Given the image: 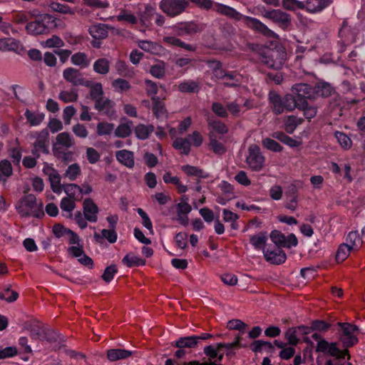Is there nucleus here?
<instances>
[{"instance_id":"1","label":"nucleus","mask_w":365,"mask_h":365,"mask_svg":"<svg viewBox=\"0 0 365 365\" xmlns=\"http://www.w3.org/2000/svg\"><path fill=\"white\" fill-rule=\"evenodd\" d=\"M200 7L204 9H210L213 6V9L223 15L227 16L230 18L236 21H242L248 27L257 31L267 38L278 39V35L272 30L269 29L264 24L261 22L259 19L247 16H245L232 7L221 4H213L211 0H189Z\"/></svg>"},{"instance_id":"2","label":"nucleus","mask_w":365,"mask_h":365,"mask_svg":"<svg viewBox=\"0 0 365 365\" xmlns=\"http://www.w3.org/2000/svg\"><path fill=\"white\" fill-rule=\"evenodd\" d=\"M316 98L314 86L304 82H298V113L302 112L304 118L310 120L315 116L317 109L307 100Z\"/></svg>"},{"instance_id":"3","label":"nucleus","mask_w":365,"mask_h":365,"mask_svg":"<svg viewBox=\"0 0 365 365\" xmlns=\"http://www.w3.org/2000/svg\"><path fill=\"white\" fill-rule=\"evenodd\" d=\"M268 98L273 112L277 115L292 111L297 107V99L292 94H287L282 98L276 91H271Z\"/></svg>"},{"instance_id":"4","label":"nucleus","mask_w":365,"mask_h":365,"mask_svg":"<svg viewBox=\"0 0 365 365\" xmlns=\"http://www.w3.org/2000/svg\"><path fill=\"white\" fill-rule=\"evenodd\" d=\"M312 337L317 341L316 351L324 354H328L332 358H339V359L347 358L350 359V354L348 349H340L337 342H329L328 341L321 339V336L316 333L312 334Z\"/></svg>"},{"instance_id":"5","label":"nucleus","mask_w":365,"mask_h":365,"mask_svg":"<svg viewBox=\"0 0 365 365\" xmlns=\"http://www.w3.org/2000/svg\"><path fill=\"white\" fill-rule=\"evenodd\" d=\"M337 325L339 327L337 331L338 339L344 349H348L358 343L359 329L357 326L343 322H339Z\"/></svg>"},{"instance_id":"6","label":"nucleus","mask_w":365,"mask_h":365,"mask_svg":"<svg viewBox=\"0 0 365 365\" xmlns=\"http://www.w3.org/2000/svg\"><path fill=\"white\" fill-rule=\"evenodd\" d=\"M43 204L37 202L36 197L32 194L25 195L16 205V210L21 216H33L39 217L43 215Z\"/></svg>"},{"instance_id":"7","label":"nucleus","mask_w":365,"mask_h":365,"mask_svg":"<svg viewBox=\"0 0 365 365\" xmlns=\"http://www.w3.org/2000/svg\"><path fill=\"white\" fill-rule=\"evenodd\" d=\"M286 51L282 46L267 50L261 56L262 63L274 69L282 67L286 59Z\"/></svg>"},{"instance_id":"8","label":"nucleus","mask_w":365,"mask_h":365,"mask_svg":"<svg viewBox=\"0 0 365 365\" xmlns=\"http://www.w3.org/2000/svg\"><path fill=\"white\" fill-rule=\"evenodd\" d=\"M54 24V18L49 14L41 15L36 20L29 22L26 26L29 34L40 35L47 33Z\"/></svg>"},{"instance_id":"9","label":"nucleus","mask_w":365,"mask_h":365,"mask_svg":"<svg viewBox=\"0 0 365 365\" xmlns=\"http://www.w3.org/2000/svg\"><path fill=\"white\" fill-rule=\"evenodd\" d=\"M264 161L265 158L259 147L257 145H250L246 158L248 167L253 171H260L264 168Z\"/></svg>"},{"instance_id":"10","label":"nucleus","mask_w":365,"mask_h":365,"mask_svg":"<svg viewBox=\"0 0 365 365\" xmlns=\"http://www.w3.org/2000/svg\"><path fill=\"white\" fill-rule=\"evenodd\" d=\"M210 67L213 69L214 76L217 78L223 79L224 83L227 86H235L238 84L241 76L234 72L225 73L221 68V64L219 61H211L210 62Z\"/></svg>"},{"instance_id":"11","label":"nucleus","mask_w":365,"mask_h":365,"mask_svg":"<svg viewBox=\"0 0 365 365\" xmlns=\"http://www.w3.org/2000/svg\"><path fill=\"white\" fill-rule=\"evenodd\" d=\"M187 4L186 0H162L160 8L167 15L175 16L181 14Z\"/></svg>"},{"instance_id":"12","label":"nucleus","mask_w":365,"mask_h":365,"mask_svg":"<svg viewBox=\"0 0 365 365\" xmlns=\"http://www.w3.org/2000/svg\"><path fill=\"white\" fill-rule=\"evenodd\" d=\"M56 140L53 148L56 155L63 154V150L71 148L75 143L73 136L67 132L59 133L56 136Z\"/></svg>"},{"instance_id":"13","label":"nucleus","mask_w":365,"mask_h":365,"mask_svg":"<svg viewBox=\"0 0 365 365\" xmlns=\"http://www.w3.org/2000/svg\"><path fill=\"white\" fill-rule=\"evenodd\" d=\"M270 238L277 247H290L297 245V237L294 234L285 236L278 230H273L270 233Z\"/></svg>"},{"instance_id":"14","label":"nucleus","mask_w":365,"mask_h":365,"mask_svg":"<svg viewBox=\"0 0 365 365\" xmlns=\"http://www.w3.org/2000/svg\"><path fill=\"white\" fill-rule=\"evenodd\" d=\"M63 78L73 86H89L90 83L86 81L83 74L77 69L74 68H67L63 71Z\"/></svg>"},{"instance_id":"15","label":"nucleus","mask_w":365,"mask_h":365,"mask_svg":"<svg viewBox=\"0 0 365 365\" xmlns=\"http://www.w3.org/2000/svg\"><path fill=\"white\" fill-rule=\"evenodd\" d=\"M331 0H302L298 1V9H305L308 12L321 11L331 4Z\"/></svg>"},{"instance_id":"16","label":"nucleus","mask_w":365,"mask_h":365,"mask_svg":"<svg viewBox=\"0 0 365 365\" xmlns=\"http://www.w3.org/2000/svg\"><path fill=\"white\" fill-rule=\"evenodd\" d=\"M263 16L264 17L270 19L273 22L277 24L280 27L283 29L287 28L290 24L291 19L289 15L279 9L267 11L264 12Z\"/></svg>"},{"instance_id":"17","label":"nucleus","mask_w":365,"mask_h":365,"mask_svg":"<svg viewBox=\"0 0 365 365\" xmlns=\"http://www.w3.org/2000/svg\"><path fill=\"white\" fill-rule=\"evenodd\" d=\"M68 253L73 257L76 258L81 264L85 266H93V259L85 254L83 243L69 247L68 248Z\"/></svg>"},{"instance_id":"18","label":"nucleus","mask_w":365,"mask_h":365,"mask_svg":"<svg viewBox=\"0 0 365 365\" xmlns=\"http://www.w3.org/2000/svg\"><path fill=\"white\" fill-rule=\"evenodd\" d=\"M43 172L48 176L53 192L61 194L63 191V185L61 183V176L57 170L46 164L43 167Z\"/></svg>"},{"instance_id":"19","label":"nucleus","mask_w":365,"mask_h":365,"mask_svg":"<svg viewBox=\"0 0 365 365\" xmlns=\"http://www.w3.org/2000/svg\"><path fill=\"white\" fill-rule=\"evenodd\" d=\"M240 341L239 339H237L235 342L232 343H228V344H216L213 345H209L204 348V352L205 354L208 356L210 358L212 359H220L222 356V354L220 353V349L221 347H225L227 349H232L235 346H239Z\"/></svg>"},{"instance_id":"20","label":"nucleus","mask_w":365,"mask_h":365,"mask_svg":"<svg viewBox=\"0 0 365 365\" xmlns=\"http://www.w3.org/2000/svg\"><path fill=\"white\" fill-rule=\"evenodd\" d=\"M263 255L265 259L272 264H279L283 263L286 259L284 252L279 247L276 246L273 248L269 247H267L264 250Z\"/></svg>"},{"instance_id":"21","label":"nucleus","mask_w":365,"mask_h":365,"mask_svg":"<svg viewBox=\"0 0 365 365\" xmlns=\"http://www.w3.org/2000/svg\"><path fill=\"white\" fill-rule=\"evenodd\" d=\"M83 211V215L88 221L91 222H97L99 210L97 205L91 198L84 200Z\"/></svg>"},{"instance_id":"22","label":"nucleus","mask_w":365,"mask_h":365,"mask_svg":"<svg viewBox=\"0 0 365 365\" xmlns=\"http://www.w3.org/2000/svg\"><path fill=\"white\" fill-rule=\"evenodd\" d=\"M133 127V122L126 118H122L120 123L116 128H114V136L120 138H125L132 133Z\"/></svg>"},{"instance_id":"23","label":"nucleus","mask_w":365,"mask_h":365,"mask_svg":"<svg viewBox=\"0 0 365 365\" xmlns=\"http://www.w3.org/2000/svg\"><path fill=\"white\" fill-rule=\"evenodd\" d=\"M48 133L47 131H43L38 134L36 141L34 143L33 153L34 155L38 157L41 153H48Z\"/></svg>"},{"instance_id":"24","label":"nucleus","mask_w":365,"mask_h":365,"mask_svg":"<svg viewBox=\"0 0 365 365\" xmlns=\"http://www.w3.org/2000/svg\"><path fill=\"white\" fill-rule=\"evenodd\" d=\"M138 44L142 50L153 55L161 56L165 52L161 45L150 41H139Z\"/></svg>"},{"instance_id":"25","label":"nucleus","mask_w":365,"mask_h":365,"mask_svg":"<svg viewBox=\"0 0 365 365\" xmlns=\"http://www.w3.org/2000/svg\"><path fill=\"white\" fill-rule=\"evenodd\" d=\"M115 158L121 164L129 168H132L135 165L134 154L132 151L128 150H120L115 153Z\"/></svg>"},{"instance_id":"26","label":"nucleus","mask_w":365,"mask_h":365,"mask_svg":"<svg viewBox=\"0 0 365 365\" xmlns=\"http://www.w3.org/2000/svg\"><path fill=\"white\" fill-rule=\"evenodd\" d=\"M164 99L165 98L163 99H160L159 97L152 98V110L158 118L167 116V110L163 102Z\"/></svg>"},{"instance_id":"27","label":"nucleus","mask_w":365,"mask_h":365,"mask_svg":"<svg viewBox=\"0 0 365 365\" xmlns=\"http://www.w3.org/2000/svg\"><path fill=\"white\" fill-rule=\"evenodd\" d=\"M134 131L136 138L143 140L148 139L154 131V126L153 125L140 123L135 127Z\"/></svg>"},{"instance_id":"28","label":"nucleus","mask_w":365,"mask_h":365,"mask_svg":"<svg viewBox=\"0 0 365 365\" xmlns=\"http://www.w3.org/2000/svg\"><path fill=\"white\" fill-rule=\"evenodd\" d=\"M267 236L266 233L260 232L257 235H252L250 238V244L253 246V247L257 250H262V252L265 247Z\"/></svg>"},{"instance_id":"29","label":"nucleus","mask_w":365,"mask_h":365,"mask_svg":"<svg viewBox=\"0 0 365 365\" xmlns=\"http://www.w3.org/2000/svg\"><path fill=\"white\" fill-rule=\"evenodd\" d=\"M71 63L80 68H85L90 66L91 59L83 52H77L71 56Z\"/></svg>"},{"instance_id":"30","label":"nucleus","mask_w":365,"mask_h":365,"mask_svg":"<svg viewBox=\"0 0 365 365\" xmlns=\"http://www.w3.org/2000/svg\"><path fill=\"white\" fill-rule=\"evenodd\" d=\"M20 46L19 41L13 38H4L0 39V51H17Z\"/></svg>"},{"instance_id":"31","label":"nucleus","mask_w":365,"mask_h":365,"mask_svg":"<svg viewBox=\"0 0 365 365\" xmlns=\"http://www.w3.org/2000/svg\"><path fill=\"white\" fill-rule=\"evenodd\" d=\"M131 354L132 351L121 349H110L107 352L108 359L111 361L127 359Z\"/></svg>"},{"instance_id":"32","label":"nucleus","mask_w":365,"mask_h":365,"mask_svg":"<svg viewBox=\"0 0 365 365\" xmlns=\"http://www.w3.org/2000/svg\"><path fill=\"white\" fill-rule=\"evenodd\" d=\"M91 36L96 39H103L107 37L108 31L104 24H94L90 26L88 29Z\"/></svg>"},{"instance_id":"33","label":"nucleus","mask_w":365,"mask_h":365,"mask_svg":"<svg viewBox=\"0 0 365 365\" xmlns=\"http://www.w3.org/2000/svg\"><path fill=\"white\" fill-rule=\"evenodd\" d=\"M316 91V97L322 96L323 98H327L334 93V88L331 84L326 82H320L314 86Z\"/></svg>"},{"instance_id":"34","label":"nucleus","mask_w":365,"mask_h":365,"mask_svg":"<svg viewBox=\"0 0 365 365\" xmlns=\"http://www.w3.org/2000/svg\"><path fill=\"white\" fill-rule=\"evenodd\" d=\"M175 344L180 349L193 348L197 344V338L195 335L180 337L175 341Z\"/></svg>"},{"instance_id":"35","label":"nucleus","mask_w":365,"mask_h":365,"mask_svg":"<svg viewBox=\"0 0 365 365\" xmlns=\"http://www.w3.org/2000/svg\"><path fill=\"white\" fill-rule=\"evenodd\" d=\"M60 207L62 212H64V216L69 218L71 217L72 212L76 207L75 200L69 197L62 198L60 202Z\"/></svg>"},{"instance_id":"36","label":"nucleus","mask_w":365,"mask_h":365,"mask_svg":"<svg viewBox=\"0 0 365 365\" xmlns=\"http://www.w3.org/2000/svg\"><path fill=\"white\" fill-rule=\"evenodd\" d=\"M181 170L187 175L195 176L199 178H207L209 174L196 166L190 165H182Z\"/></svg>"},{"instance_id":"37","label":"nucleus","mask_w":365,"mask_h":365,"mask_svg":"<svg viewBox=\"0 0 365 365\" xmlns=\"http://www.w3.org/2000/svg\"><path fill=\"white\" fill-rule=\"evenodd\" d=\"M93 67L96 73L106 75L110 70V61L106 58H101L93 63Z\"/></svg>"},{"instance_id":"38","label":"nucleus","mask_w":365,"mask_h":365,"mask_svg":"<svg viewBox=\"0 0 365 365\" xmlns=\"http://www.w3.org/2000/svg\"><path fill=\"white\" fill-rule=\"evenodd\" d=\"M178 89L182 93H197L200 91V84L192 80H187L179 83Z\"/></svg>"},{"instance_id":"39","label":"nucleus","mask_w":365,"mask_h":365,"mask_svg":"<svg viewBox=\"0 0 365 365\" xmlns=\"http://www.w3.org/2000/svg\"><path fill=\"white\" fill-rule=\"evenodd\" d=\"M173 146L175 150H178L184 155H188L190 151V143L186 138H175L173 143Z\"/></svg>"},{"instance_id":"40","label":"nucleus","mask_w":365,"mask_h":365,"mask_svg":"<svg viewBox=\"0 0 365 365\" xmlns=\"http://www.w3.org/2000/svg\"><path fill=\"white\" fill-rule=\"evenodd\" d=\"M177 34L180 36L192 34L198 31L197 26L192 22L180 24L175 27Z\"/></svg>"},{"instance_id":"41","label":"nucleus","mask_w":365,"mask_h":365,"mask_svg":"<svg viewBox=\"0 0 365 365\" xmlns=\"http://www.w3.org/2000/svg\"><path fill=\"white\" fill-rule=\"evenodd\" d=\"M115 125L106 121L99 122L96 125V133L99 136L110 135L114 133Z\"/></svg>"},{"instance_id":"42","label":"nucleus","mask_w":365,"mask_h":365,"mask_svg":"<svg viewBox=\"0 0 365 365\" xmlns=\"http://www.w3.org/2000/svg\"><path fill=\"white\" fill-rule=\"evenodd\" d=\"M63 190L68 195L67 197L75 200H81V187L76 184H68L63 186Z\"/></svg>"},{"instance_id":"43","label":"nucleus","mask_w":365,"mask_h":365,"mask_svg":"<svg viewBox=\"0 0 365 365\" xmlns=\"http://www.w3.org/2000/svg\"><path fill=\"white\" fill-rule=\"evenodd\" d=\"M210 145L213 152L217 155H222L226 149L224 145L217 140V137L212 131L209 132Z\"/></svg>"},{"instance_id":"44","label":"nucleus","mask_w":365,"mask_h":365,"mask_svg":"<svg viewBox=\"0 0 365 365\" xmlns=\"http://www.w3.org/2000/svg\"><path fill=\"white\" fill-rule=\"evenodd\" d=\"M345 243H347L350 248H352L354 250H356L361 247L362 241L357 232L351 231L348 234Z\"/></svg>"},{"instance_id":"45","label":"nucleus","mask_w":365,"mask_h":365,"mask_svg":"<svg viewBox=\"0 0 365 365\" xmlns=\"http://www.w3.org/2000/svg\"><path fill=\"white\" fill-rule=\"evenodd\" d=\"M207 124L210 131H212L213 133H217L219 134L223 135L227 133L228 131L226 125L220 120L208 119Z\"/></svg>"},{"instance_id":"46","label":"nucleus","mask_w":365,"mask_h":365,"mask_svg":"<svg viewBox=\"0 0 365 365\" xmlns=\"http://www.w3.org/2000/svg\"><path fill=\"white\" fill-rule=\"evenodd\" d=\"M25 117L31 126H37L41 123L45 115L41 113H35L29 110L25 111Z\"/></svg>"},{"instance_id":"47","label":"nucleus","mask_w":365,"mask_h":365,"mask_svg":"<svg viewBox=\"0 0 365 365\" xmlns=\"http://www.w3.org/2000/svg\"><path fill=\"white\" fill-rule=\"evenodd\" d=\"M351 250H354L350 248L347 243L341 244L338 247L335 257L337 262H344L348 257Z\"/></svg>"},{"instance_id":"48","label":"nucleus","mask_w":365,"mask_h":365,"mask_svg":"<svg viewBox=\"0 0 365 365\" xmlns=\"http://www.w3.org/2000/svg\"><path fill=\"white\" fill-rule=\"evenodd\" d=\"M309 222H303L299 227L300 232L307 237H311L314 234V229L311 224H313L315 221V217L311 215L307 220Z\"/></svg>"},{"instance_id":"49","label":"nucleus","mask_w":365,"mask_h":365,"mask_svg":"<svg viewBox=\"0 0 365 365\" xmlns=\"http://www.w3.org/2000/svg\"><path fill=\"white\" fill-rule=\"evenodd\" d=\"M78 97L76 90L62 91L58 94V98L63 103H71L77 101Z\"/></svg>"},{"instance_id":"50","label":"nucleus","mask_w":365,"mask_h":365,"mask_svg":"<svg viewBox=\"0 0 365 365\" xmlns=\"http://www.w3.org/2000/svg\"><path fill=\"white\" fill-rule=\"evenodd\" d=\"M123 262L128 267H131L144 265L145 261L138 256L128 254L123 257Z\"/></svg>"},{"instance_id":"51","label":"nucleus","mask_w":365,"mask_h":365,"mask_svg":"<svg viewBox=\"0 0 365 365\" xmlns=\"http://www.w3.org/2000/svg\"><path fill=\"white\" fill-rule=\"evenodd\" d=\"M81 173L79 165L73 163L68 167L63 175L70 180H75L81 175Z\"/></svg>"},{"instance_id":"52","label":"nucleus","mask_w":365,"mask_h":365,"mask_svg":"<svg viewBox=\"0 0 365 365\" xmlns=\"http://www.w3.org/2000/svg\"><path fill=\"white\" fill-rule=\"evenodd\" d=\"M50 8L52 11L63 14H74L75 11L69 6L58 2H52L50 4Z\"/></svg>"},{"instance_id":"53","label":"nucleus","mask_w":365,"mask_h":365,"mask_svg":"<svg viewBox=\"0 0 365 365\" xmlns=\"http://www.w3.org/2000/svg\"><path fill=\"white\" fill-rule=\"evenodd\" d=\"M155 15V9L151 6H145V11L140 16V21L144 26H148Z\"/></svg>"},{"instance_id":"54","label":"nucleus","mask_w":365,"mask_h":365,"mask_svg":"<svg viewBox=\"0 0 365 365\" xmlns=\"http://www.w3.org/2000/svg\"><path fill=\"white\" fill-rule=\"evenodd\" d=\"M334 136L337 139L338 143L340 144L342 148L345 150L349 149L352 145V141L349 137L345 133L339 131L334 133Z\"/></svg>"},{"instance_id":"55","label":"nucleus","mask_w":365,"mask_h":365,"mask_svg":"<svg viewBox=\"0 0 365 365\" xmlns=\"http://www.w3.org/2000/svg\"><path fill=\"white\" fill-rule=\"evenodd\" d=\"M41 44L45 48H61L64 46V42L60 37L52 36L51 38L43 41Z\"/></svg>"},{"instance_id":"56","label":"nucleus","mask_w":365,"mask_h":365,"mask_svg":"<svg viewBox=\"0 0 365 365\" xmlns=\"http://www.w3.org/2000/svg\"><path fill=\"white\" fill-rule=\"evenodd\" d=\"M150 73L155 78H163L165 73V63L161 61L152 66L150 68Z\"/></svg>"},{"instance_id":"57","label":"nucleus","mask_w":365,"mask_h":365,"mask_svg":"<svg viewBox=\"0 0 365 365\" xmlns=\"http://www.w3.org/2000/svg\"><path fill=\"white\" fill-rule=\"evenodd\" d=\"M263 147L273 152H280L282 147L274 139L269 138H263L262 140Z\"/></svg>"},{"instance_id":"58","label":"nucleus","mask_w":365,"mask_h":365,"mask_svg":"<svg viewBox=\"0 0 365 365\" xmlns=\"http://www.w3.org/2000/svg\"><path fill=\"white\" fill-rule=\"evenodd\" d=\"M137 212L142 219L143 225L149 231L150 234L153 233V223L148 214L141 208H138Z\"/></svg>"},{"instance_id":"59","label":"nucleus","mask_w":365,"mask_h":365,"mask_svg":"<svg viewBox=\"0 0 365 365\" xmlns=\"http://www.w3.org/2000/svg\"><path fill=\"white\" fill-rule=\"evenodd\" d=\"M212 110L218 117L227 118L228 116L227 106H225L220 103L214 102L212 104Z\"/></svg>"},{"instance_id":"60","label":"nucleus","mask_w":365,"mask_h":365,"mask_svg":"<svg viewBox=\"0 0 365 365\" xmlns=\"http://www.w3.org/2000/svg\"><path fill=\"white\" fill-rule=\"evenodd\" d=\"M13 170L11 163L7 160L0 162V178H8L12 175Z\"/></svg>"},{"instance_id":"61","label":"nucleus","mask_w":365,"mask_h":365,"mask_svg":"<svg viewBox=\"0 0 365 365\" xmlns=\"http://www.w3.org/2000/svg\"><path fill=\"white\" fill-rule=\"evenodd\" d=\"M19 297V294L10 289V288H7L4 289L3 292H0V299H4L8 302H13L17 299Z\"/></svg>"},{"instance_id":"62","label":"nucleus","mask_w":365,"mask_h":365,"mask_svg":"<svg viewBox=\"0 0 365 365\" xmlns=\"http://www.w3.org/2000/svg\"><path fill=\"white\" fill-rule=\"evenodd\" d=\"M112 86L115 91L123 92L130 88L129 83L123 78H118L113 81Z\"/></svg>"},{"instance_id":"63","label":"nucleus","mask_w":365,"mask_h":365,"mask_svg":"<svg viewBox=\"0 0 365 365\" xmlns=\"http://www.w3.org/2000/svg\"><path fill=\"white\" fill-rule=\"evenodd\" d=\"M73 133L80 138H86L88 135V131L86 127L81 123H77L72 128Z\"/></svg>"},{"instance_id":"64","label":"nucleus","mask_w":365,"mask_h":365,"mask_svg":"<svg viewBox=\"0 0 365 365\" xmlns=\"http://www.w3.org/2000/svg\"><path fill=\"white\" fill-rule=\"evenodd\" d=\"M116 20L118 21H125L131 24H135L137 23V18L130 13H128L125 11H121L116 17Z\"/></svg>"}]
</instances>
